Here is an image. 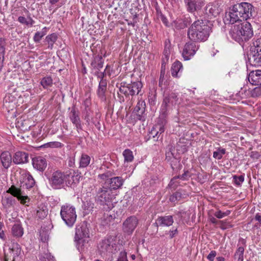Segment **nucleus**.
I'll use <instances>...</instances> for the list:
<instances>
[{
  "instance_id": "obj_1",
  "label": "nucleus",
  "mask_w": 261,
  "mask_h": 261,
  "mask_svg": "<svg viewBox=\"0 0 261 261\" xmlns=\"http://www.w3.org/2000/svg\"><path fill=\"white\" fill-rule=\"evenodd\" d=\"M256 15L254 7L250 3L242 2L233 5L226 13L224 19L225 24H233L253 18Z\"/></svg>"
},
{
  "instance_id": "obj_2",
  "label": "nucleus",
  "mask_w": 261,
  "mask_h": 261,
  "mask_svg": "<svg viewBox=\"0 0 261 261\" xmlns=\"http://www.w3.org/2000/svg\"><path fill=\"white\" fill-rule=\"evenodd\" d=\"M212 32L211 24L202 19L195 21L189 28L187 36L190 41L202 42L206 41Z\"/></svg>"
},
{
  "instance_id": "obj_3",
  "label": "nucleus",
  "mask_w": 261,
  "mask_h": 261,
  "mask_svg": "<svg viewBox=\"0 0 261 261\" xmlns=\"http://www.w3.org/2000/svg\"><path fill=\"white\" fill-rule=\"evenodd\" d=\"M89 237V230L87 222H83L76 226L74 241L76 242V247L79 250H83V246L86 243H88L86 239Z\"/></svg>"
},
{
  "instance_id": "obj_4",
  "label": "nucleus",
  "mask_w": 261,
  "mask_h": 261,
  "mask_svg": "<svg viewBox=\"0 0 261 261\" xmlns=\"http://www.w3.org/2000/svg\"><path fill=\"white\" fill-rule=\"evenodd\" d=\"M60 215L66 225L71 227L76 219L75 208L71 204H65L61 207Z\"/></svg>"
},
{
  "instance_id": "obj_5",
  "label": "nucleus",
  "mask_w": 261,
  "mask_h": 261,
  "mask_svg": "<svg viewBox=\"0 0 261 261\" xmlns=\"http://www.w3.org/2000/svg\"><path fill=\"white\" fill-rule=\"evenodd\" d=\"M117 247L116 240L112 236L102 240L97 246L98 251L101 256L114 253L116 250Z\"/></svg>"
},
{
  "instance_id": "obj_6",
  "label": "nucleus",
  "mask_w": 261,
  "mask_h": 261,
  "mask_svg": "<svg viewBox=\"0 0 261 261\" xmlns=\"http://www.w3.org/2000/svg\"><path fill=\"white\" fill-rule=\"evenodd\" d=\"M69 177V174L60 171H56L51 175L47 177V178L49 184L54 189H60L64 186L65 182H66Z\"/></svg>"
},
{
  "instance_id": "obj_7",
  "label": "nucleus",
  "mask_w": 261,
  "mask_h": 261,
  "mask_svg": "<svg viewBox=\"0 0 261 261\" xmlns=\"http://www.w3.org/2000/svg\"><path fill=\"white\" fill-rule=\"evenodd\" d=\"M114 198V195L111 189H109L105 185L99 188L96 194V199L101 205H109L112 202Z\"/></svg>"
},
{
  "instance_id": "obj_8",
  "label": "nucleus",
  "mask_w": 261,
  "mask_h": 261,
  "mask_svg": "<svg viewBox=\"0 0 261 261\" xmlns=\"http://www.w3.org/2000/svg\"><path fill=\"white\" fill-rule=\"evenodd\" d=\"M195 42L189 41L184 45L182 56L185 60L191 59L199 49V46Z\"/></svg>"
},
{
  "instance_id": "obj_9",
  "label": "nucleus",
  "mask_w": 261,
  "mask_h": 261,
  "mask_svg": "<svg viewBox=\"0 0 261 261\" xmlns=\"http://www.w3.org/2000/svg\"><path fill=\"white\" fill-rule=\"evenodd\" d=\"M138 224V219L134 216L128 217L123 223V231L128 234H130L136 228Z\"/></svg>"
},
{
  "instance_id": "obj_10",
  "label": "nucleus",
  "mask_w": 261,
  "mask_h": 261,
  "mask_svg": "<svg viewBox=\"0 0 261 261\" xmlns=\"http://www.w3.org/2000/svg\"><path fill=\"white\" fill-rule=\"evenodd\" d=\"M166 160L170 162L173 169L176 168L179 163L175 148L172 145H168L166 148Z\"/></svg>"
},
{
  "instance_id": "obj_11",
  "label": "nucleus",
  "mask_w": 261,
  "mask_h": 261,
  "mask_svg": "<svg viewBox=\"0 0 261 261\" xmlns=\"http://www.w3.org/2000/svg\"><path fill=\"white\" fill-rule=\"evenodd\" d=\"M178 101V95L174 92H171L168 95H165L163 103L161 106V111L163 114H165L168 110L169 104L174 105Z\"/></svg>"
},
{
  "instance_id": "obj_12",
  "label": "nucleus",
  "mask_w": 261,
  "mask_h": 261,
  "mask_svg": "<svg viewBox=\"0 0 261 261\" xmlns=\"http://www.w3.org/2000/svg\"><path fill=\"white\" fill-rule=\"evenodd\" d=\"M232 26L230 29L229 34L230 36L234 39L235 41L240 42L242 41V34H241L242 21L239 22H234V23L231 24Z\"/></svg>"
},
{
  "instance_id": "obj_13",
  "label": "nucleus",
  "mask_w": 261,
  "mask_h": 261,
  "mask_svg": "<svg viewBox=\"0 0 261 261\" xmlns=\"http://www.w3.org/2000/svg\"><path fill=\"white\" fill-rule=\"evenodd\" d=\"M188 12L194 13L200 10L204 6L203 1L199 0H184Z\"/></svg>"
},
{
  "instance_id": "obj_14",
  "label": "nucleus",
  "mask_w": 261,
  "mask_h": 261,
  "mask_svg": "<svg viewBox=\"0 0 261 261\" xmlns=\"http://www.w3.org/2000/svg\"><path fill=\"white\" fill-rule=\"evenodd\" d=\"M124 181V180L122 177L116 176L108 179L105 181L104 185L111 189V191L112 190H115L120 188L122 186Z\"/></svg>"
},
{
  "instance_id": "obj_15",
  "label": "nucleus",
  "mask_w": 261,
  "mask_h": 261,
  "mask_svg": "<svg viewBox=\"0 0 261 261\" xmlns=\"http://www.w3.org/2000/svg\"><path fill=\"white\" fill-rule=\"evenodd\" d=\"M7 192L11 194L14 197H16L22 204H26L30 201L29 197L22 195V192L21 189L16 188L14 186H11Z\"/></svg>"
},
{
  "instance_id": "obj_16",
  "label": "nucleus",
  "mask_w": 261,
  "mask_h": 261,
  "mask_svg": "<svg viewBox=\"0 0 261 261\" xmlns=\"http://www.w3.org/2000/svg\"><path fill=\"white\" fill-rule=\"evenodd\" d=\"M20 187L30 189L34 187L35 184L34 179L29 172H25L21 174Z\"/></svg>"
},
{
  "instance_id": "obj_17",
  "label": "nucleus",
  "mask_w": 261,
  "mask_h": 261,
  "mask_svg": "<svg viewBox=\"0 0 261 261\" xmlns=\"http://www.w3.org/2000/svg\"><path fill=\"white\" fill-rule=\"evenodd\" d=\"M241 34H242V41H247L251 38L253 35V30L251 25L247 21H242Z\"/></svg>"
},
{
  "instance_id": "obj_18",
  "label": "nucleus",
  "mask_w": 261,
  "mask_h": 261,
  "mask_svg": "<svg viewBox=\"0 0 261 261\" xmlns=\"http://www.w3.org/2000/svg\"><path fill=\"white\" fill-rule=\"evenodd\" d=\"M191 23V19L190 17H184V18H177L171 23V25L173 28L179 30L186 28Z\"/></svg>"
},
{
  "instance_id": "obj_19",
  "label": "nucleus",
  "mask_w": 261,
  "mask_h": 261,
  "mask_svg": "<svg viewBox=\"0 0 261 261\" xmlns=\"http://www.w3.org/2000/svg\"><path fill=\"white\" fill-rule=\"evenodd\" d=\"M69 117L70 121L75 126L76 129H82L81 121L79 116V112L74 107L72 108Z\"/></svg>"
},
{
  "instance_id": "obj_20",
  "label": "nucleus",
  "mask_w": 261,
  "mask_h": 261,
  "mask_svg": "<svg viewBox=\"0 0 261 261\" xmlns=\"http://www.w3.org/2000/svg\"><path fill=\"white\" fill-rule=\"evenodd\" d=\"M191 174L188 170L185 171L182 174L173 177L170 180L168 186L171 189L174 190L178 186V183L176 181L177 179H180L183 180H187L191 177Z\"/></svg>"
},
{
  "instance_id": "obj_21",
  "label": "nucleus",
  "mask_w": 261,
  "mask_h": 261,
  "mask_svg": "<svg viewBox=\"0 0 261 261\" xmlns=\"http://www.w3.org/2000/svg\"><path fill=\"white\" fill-rule=\"evenodd\" d=\"M13 162L15 164H21L29 162V154L23 151H17L13 156Z\"/></svg>"
},
{
  "instance_id": "obj_22",
  "label": "nucleus",
  "mask_w": 261,
  "mask_h": 261,
  "mask_svg": "<svg viewBox=\"0 0 261 261\" xmlns=\"http://www.w3.org/2000/svg\"><path fill=\"white\" fill-rule=\"evenodd\" d=\"M33 167L39 171H43L47 166L45 159L42 156H38L32 160Z\"/></svg>"
},
{
  "instance_id": "obj_23",
  "label": "nucleus",
  "mask_w": 261,
  "mask_h": 261,
  "mask_svg": "<svg viewBox=\"0 0 261 261\" xmlns=\"http://www.w3.org/2000/svg\"><path fill=\"white\" fill-rule=\"evenodd\" d=\"M104 60L101 56H96L91 63V70L94 72L99 71L103 67Z\"/></svg>"
},
{
  "instance_id": "obj_24",
  "label": "nucleus",
  "mask_w": 261,
  "mask_h": 261,
  "mask_svg": "<svg viewBox=\"0 0 261 261\" xmlns=\"http://www.w3.org/2000/svg\"><path fill=\"white\" fill-rule=\"evenodd\" d=\"M248 81L252 85L261 86V70L250 72L248 76Z\"/></svg>"
},
{
  "instance_id": "obj_25",
  "label": "nucleus",
  "mask_w": 261,
  "mask_h": 261,
  "mask_svg": "<svg viewBox=\"0 0 261 261\" xmlns=\"http://www.w3.org/2000/svg\"><path fill=\"white\" fill-rule=\"evenodd\" d=\"M173 217L171 215L159 217L156 220V225L160 226H170L173 223Z\"/></svg>"
},
{
  "instance_id": "obj_26",
  "label": "nucleus",
  "mask_w": 261,
  "mask_h": 261,
  "mask_svg": "<svg viewBox=\"0 0 261 261\" xmlns=\"http://www.w3.org/2000/svg\"><path fill=\"white\" fill-rule=\"evenodd\" d=\"M248 60L252 66H261V51L250 52Z\"/></svg>"
},
{
  "instance_id": "obj_27",
  "label": "nucleus",
  "mask_w": 261,
  "mask_h": 261,
  "mask_svg": "<svg viewBox=\"0 0 261 261\" xmlns=\"http://www.w3.org/2000/svg\"><path fill=\"white\" fill-rule=\"evenodd\" d=\"M145 111V102L144 101H139L134 108V112L136 114L137 118L139 120L145 121L143 114Z\"/></svg>"
},
{
  "instance_id": "obj_28",
  "label": "nucleus",
  "mask_w": 261,
  "mask_h": 261,
  "mask_svg": "<svg viewBox=\"0 0 261 261\" xmlns=\"http://www.w3.org/2000/svg\"><path fill=\"white\" fill-rule=\"evenodd\" d=\"M1 162L3 167L7 169H8L12 163L13 158L12 157L10 153L8 151L3 152L0 155Z\"/></svg>"
},
{
  "instance_id": "obj_29",
  "label": "nucleus",
  "mask_w": 261,
  "mask_h": 261,
  "mask_svg": "<svg viewBox=\"0 0 261 261\" xmlns=\"http://www.w3.org/2000/svg\"><path fill=\"white\" fill-rule=\"evenodd\" d=\"M107 83L106 80H100L99 83L97 94L98 97L102 100L106 99L105 93L107 91Z\"/></svg>"
},
{
  "instance_id": "obj_30",
  "label": "nucleus",
  "mask_w": 261,
  "mask_h": 261,
  "mask_svg": "<svg viewBox=\"0 0 261 261\" xmlns=\"http://www.w3.org/2000/svg\"><path fill=\"white\" fill-rule=\"evenodd\" d=\"M119 91L125 95L126 97L129 96H134L133 91H132V87L130 84H128L126 82H122L120 84L119 87Z\"/></svg>"
},
{
  "instance_id": "obj_31",
  "label": "nucleus",
  "mask_w": 261,
  "mask_h": 261,
  "mask_svg": "<svg viewBox=\"0 0 261 261\" xmlns=\"http://www.w3.org/2000/svg\"><path fill=\"white\" fill-rule=\"evenodd\" d=\"M12 233L16 237H21L23 234V229L19 223L13 225L12 228Z\"/></svg>"
},
{
  "instance_id": "obj_32",
  "label": "nucleus",
  "mask_w": 261,
  "mask_h": 261,
  "mask_svg": "<svg viewBox=\"0 0 261 261\" xmlns=\"http://www.w3.org/2000/svg\"><path fill=\"white\" fill-rule=\"evenodd\" d=\"M182 68V65L180 62L176 61L174 62L171 69L172 75L174 77H177L178 72L180 71Z\"/></svg>"
},
{
  "instance_id": "obj_33",
  "label": "nucleus",
  "mask_w": 261,
  "mask_h": 261,
  "mask_svg": "<svg viewBox=\"0 0 261 261\" xmlns=\"http://www.w3.org/2000/svg\"><path fill=\"white\" fill-rule=\"evenodd\" d=\"M90 157L86 154H82L80 160V168L87 167L90 162Z\"/></svg>"
},
{
  "instance_id": "obj_34",
  "label": "nucleus",
  "mask_w": 261,
  "mask_h": 261,
  "mask_svg": "<svg viewBox=\"0 0 261 261\" xmlns=\"http://www.w3.org/2000/svg\"><path fill=\"white\" fill-rule=\"evenodd\" d=\"M261 51V38L254 40L250 47V52Z\"/></svg>"
},
{
  "instance_id": "obj_35",
  "label": "nucleus",
  "mask_w": 261,
  "mask_h": 261,
  "mask_svg": "<svg viewBox=\"0 0 261 261\" xmlns=\"http://www.w3.org/2000/svg\"><path fill=\"white\" fill-rule=\"evenodd\" d=\"M130 85L132 87L133 94L134 95L138 94L142 87V83L139 81L133 82L130 83Z\"/></svg>"
},
{
  "instance_id": "obj_36",
  "label": "nucleus",
  "mask_w": 261,
  "mask_h": 261,
  "mask_svg": "<svg viewBox=\"0 0 261 261\" xmlns=\"http://www.w3.org/2000/svg\"><path fill=\"white\" fill-rule=\"evenodd\" d=\"M57 39V35L55 33H53L46 37L45 41L47 42L48 44V48H50L51 49L53 48L54 44L56 41Z\"/></svg>"
},
{
  "instance_id": "obj_37",
  "label": "nucleus",
  "mask_w": 261,
  "mask_h": 261,
  "mask_svg": "<svg viewBox=\"0 0 261 261\" xmlns=\"http://www.w3.org/2000/svg\"><path fill=\"white\" fill-rule=\"evenodd\" d=\"M40 84L44 88L46 89L53 85V81L51 76H46L42 79Z\"/></svg>"
},
{
  "instance_id": "obj_38",
  "label": "nucleus",
  "mask_w": 261,
  "mask_h": 261,
  "mask_svg": "<svg viewBox=\"0 0 261 261\" xmlns=\"http://www.w3.org/2000/svg\"><path fill=\"white\" fill-rule=\"evenodd\" d=\"M125 162H132L134 160L133 151L129 149H125L123 152Z\"/></svg>"
},
{
  "instance_id": "obj_39",
  "label": "nucleus",
  "mask_w": 261,
  "mask_h": 261,
  "mask_svg": "<svg viewBox=\"0 0 261 261\" xmlns=\"http://www.w3.org/2000/svg\"><path fill=\"white\" fill-rule=\"evenodd\" d=\"M47 28L44 27L42 29L41 31L37 32L34 36V40L35 42L38 43L41 40L42 38L45 36L47 33Z\"/></svg>"
},
{
  "instance_id": "obj_40",
  "label": "nucleus",
  "mask_w": 261,
  "mask_h": 261,
  "mask_svg": "<svg viewBox=\"0 0 261 261\" xmlns=\"http://www.w3.org/2000/svg\"><path fill=\"white\" fill-rule=\"evenodd\" d=\"M16 200L12 196L5 197L3 200V204L7 207L13 206L15 204Z\"/></svg>"
},
{
  "instance_id": "obj_41",
  "label": "nucleus",
  "mask_w": 261,
  "mask_h": 261,
  "mask_svg": "<svg viewBox=\"0 0 261 261\" xmlns=\"http://www.w3.org/2000/svg\"><path fill=\"white\" fill-rule=\"evenodd\" d=\"M225 153V149L218 147L217 148L216 150L213 152V157L216 159L221 160Z\"/></svg>"
},
{
  "instance_id": "obj_42",
  "label": "nucleus",
  "mask_w": 261,
  "mask_h": 261,
  "mask_svg": "<svg viewBox=\"0 0 261 261\" xmlns=\"http://www.w3.org/2000/svg\"><path fill=\"white\" fill-rule=\"evenodd\" d=\"M256 86V87L250 91V95L253 98L258 97L261 95V86Z\"/></svg>"
},
{
  "instance_id": "obj_43",
  "label": "nucleus",
  "mask_w": 261,
  "mask_h": 261,
  "mask_svg": "<svg viewBox=\"0 0 261 261\" xmlns=\"http://www.w3.org/2000/svg\"><path fill=\"white\" fill-rule=\"evenodd\" d=\"M244 252V248L243 247H239L235 253L234 257L238 259V261H243V254Z\"/></svg>"
},
{
  "instance_id": "obj_44",
  "label": "nucleus",
  "mask_w": 261,
  "mask_h": 261,
  "mask_svg": "<svg viewBox=\"0 0 261 261\" xmlns=\"http://www.w3.org/2000/svg\"><path fill=\"white\" fill-rule=\"evenodd\" d=\"M181 197V193L179 191H176L170 196L169 200L171 202L175 203L180 200Z\"/></svg>"
},
{
  "instance_id": "obj_45",
  "label": "nucleus",
  "mask_w": 261,
  "mask_h": 261,
  "mask_svg": "<svg viewBox=\"0 0 261 261\" xmlns=\"http://www.w3.org/2000/svg\"><path fill=\"white\" fill-rule=\"evenodd\" d=\"M11 250L14 257H17L21 254V249L17 243L13 244Z\"/></svg>"
},
{
  "instance_id": "obj_46",
  "label": "nucleus",
  "mask_w": 261,
  "mask_h": 261,
  "mask_svg": "<svg viewBox=\"0 0 261 261\" xmlns=\"http://www.w3.org/2000/svg\"><path fill=\"white\" fill-rule=\"evenodd\" d=\"M167 80L166 79L165 73H164V71H160V75L159 82V86L160 87L162 88L163 85H166Z\"/></svg>"
},
{
  "instance_id": "obj_47",
  "label": "nucleus",
  "mask_w": 261,
  "mask_h": 261,
  "mask_svg": "<svg viewBox=\"0 0 261 261\" xmlns=\"http://www.w3.org/2000/svg\"><path fill=\"white\" fill-rule=\"evenodd\" d=\"M238 94L241 98H246L250 94V91L247 90L246 88H242Z\"/></svg>"
},
{
  "instance_id": "obj_48",
  "label": "nucleus",
  "mask_w": 261,
  "mask_h": 261,
  "mask_svg": "<svg viewBox=\"0 0 261 261\" xmlns=\"http://www.w3.org/2000/svg\"><path fill=\"white\" fill-rule=\"evenodd\" d=\"M155 125L156 130H157L159 134V136L157 138V139H158L160 135H161L165 131L164 124H163V122H162V123H158ZM156 140H158V139Z\"/></svg>"
},
{
  "instance_id": "obj_49",
  "label": "nucleus",
  "mask_w": 261,
  "mask_h": 261,
  "mask_svg": "<svg viewBox=\"0 0 261 261\" xmlns=\"http://www.w3.org/2000/svg\"><path fill=\"white\" fill-rule=\"evenodd\" d=\"M233 179L236 185L240 186L244 180V176L242 175L240 176L234 175L233 176Z\"/></svg>"
},
{
  "instance_id": "obj_50",
  "label": "nucleus",
  "mask_w": 261,
  "mask_h": 261,
  "mask_svg": "<svg viewBox=\"0 0 261 261\" xmlns=\"http://www.w3.org/2000/svg\"><path fill=\"white\" fill-rule=\"evenodd\" d=\"M108 65L106 66V69L103 71L100 72V70L94 72V75L96 76L98 78L100 79V80H105L104 77L106 76V69L108 68Z\"/></svg>"
},
{
  "instance_id": "obj_51",
  "label": "nucleus",
  "mask_w": 261,
  "mask_h": 261,
  "mask_svg": "<svg viewBox=\"0 0 261 261\" xmlns=\"http://www.w3.org/2000/svg\"><path fill=\"white\" fill-rule=\"evenodd\" d=\"M41 261H56L54 256L50 253H45L40 258Z\"/></svg>"
},
{
  "instance_id": "obj_52",
  "label": "nucleus",
  "mask_w": 261,
  "mask_h": 261,
  "mask_svg": "<svg viewBox=\"0 0 261 261\" xmlns=\"http://www.w3.org/2000/svg\"><path fill=\"white\" fill-rule=\"evenodd\" d=\"M6 42L4 39L0 38V55H5Z\"/></svg>"
},
{
  "instance_id": "obj_53",
  "label": "nucleus",
  "mask_w": 261,
  "mask_h": 261,
  "mask_svg": "<svg viewBox=\"0 0 261 261\" xmlns=\"http://www.w3.org/2000/svg\"><path fill=\"white\" fill-rule=\"evenodd\" d=\"M126 254L125 251H121L117 261H128Z\"/></svg>"
},
{
  "instance_id": "obj_54",
  "label": "nucleus",
  "mask_w": 261,
  "mask_h": 261,
  "mask_svg": "<svg viewBox=\"0 0 261 261\" xmlns=\"http://www.w3.org/2000/svg\"><path fill=\"white\" fill-rule=\"evenodd\" d=\"M47 211L45 210H38L37 212V216L41 219H43L47 216Z\"/></svg>"
},
{
  "instance_id": "obj_55",
  "label": "nucleus",
  "mask_w": 261,
  "mask_h": 261,
  "mask_svg": "<svg viewBox=\"0 0 261 261\" xmlns=\"http://www.w3.org/2000/svg\"><path fill=\"white\" fill-rule=\"evenodd\" d=\"M217 255V252L215 250H213L210 252V253L208 254L206 258L210 261H214L215 257Z\"/></svg>"
},
{
  "instance_id": "obj_56",
  "label": "nucleus",
  "mask_w": 261,
  "mask_h": 261,
  "mask_svg": "<svg viewBox=\"0 0 261 261\" xmlns=\"http://www.w3.org/2000/svg\"><path fill=\"white\" fill-rule=\"evenodd\" d=\"M157 136L158 137L159 136V134H158L157 130H156L155 125H154L152 128L151 131L150 132L149 138L152 137L153 138H155Z\"/></svg>"
},
{
  "instance_id": "obj_57",
  "label": "nucleus",
  "mask_w": 261,
  "mask_h": 261,
  "mask_svg": "<svg viewBox=\"0 0 261 261\" xmlns=\"http://www.w3.org/2000/svg\"><path fill=\"white\" fill-rule=\"evenodd\" d=\"M250 156L253 159H258L260 156V154L257 151H251Z\"/></svg>"
},
{
  "instance_id": "obj_58",
  "label": "nucleus",
  "mask_w": 261,
  "mask_h": 261,
  "mask_svg": "<svg viewBox=\"0 0 261 261\" xmlns=\"http://www.w3.org/2000/svg\"><path fill=\"white\" fill-rule=\"evenodd\" d=\"M63 144L59 142H53L49 143V146L51 147H61L63 146Z\"/></svg>"
},
{
  "instance_id": "obj_59",
  "label": "nucleus",
  "mask_w": 261,
  "mask_h": 261,
  "mask_svg": "<svg viewBox=\"0 0 261 261\" xmlns=\"http://www.w3.org/2000/svg\"><path fill=\"white\" fill-rule=\"evenodd\" d=\"M223 214V212H222L221 211L218 210L214 213V216L218 219H221L225 217Z\"/></svg>"
},
{
  "instance_id": "obj_60",
  "label": "nucleus",
  "mask_w": 261,
  "mask_h": 261,
  "mask_svg": "<svg viewBox=\"0 0 261 261\" xmlns=\"http://www.w3.org/2000/svg\"><path fill=\"white\" fill-rule=\"evenodd\" d=\"M161 19L162 22L166 26L169 27V23L168 21L167 18L163 15H161Z\"/></svg>"
},
{
  "instance_id": "obj_61",
  "label": "nucleus",
  "mask_w": 261,
  "mask_h": 261,
  "mask_svg": "<svg viewBox=\"0 0 261 261\" xmlns=\"http://www.w3.org/2000/svg\"><path fill=\"white\" fill-rule=\"evenodd\" d=\"M98 177L99 178H100L101 179L105 180V181H106L108 179L110 178H109V175L108 173H103V174H99Z\"/></svg>"
},
{
  "instance_id": "obj_62",
  "label": "nucleus",
  "mask_w": 261,
  "mask_h": 261,
  "mask_svg": "<svg viewBox=\"0 0 261 261\" xmlns=\"http://www.w3.org/2000/svg\"><path fill=\"white\" fill-rule=\"evenodd\" d=\"M178 233V230L177 228L174 229L170 230L169 231V237L171 239L173 238L175 235H176Z\"/></svg>"
},
{
  "instance_id": "obj_63",
  "label": "nucleus",
  "mask_w": 261,
  "mask_h": 261,
  "mask_svg": "<svg viewBox=\"0 0 261 261\" xmlns=\"http://www.w3.org/2000/svg\"><path fill=\"white\" fill-rule=\"evenodd\" d=\"M68 166L70 167H73L75 164V159L73 157H70L68 162Z\"/></svg>"
},
{
  "instance_id": "obj_64",
  "label": "nucleus",
  "mask_w": 261,
  "mask_h": 261,
  "mask_svg": "<svg viewBox=\"0 0 261 261\" xmlns=\"http://www.w3.org/2000/svg\"><path fill=\"white\" fill-rule=\"evenodd\" d=\"M35 23V21L31 17H28L27 21V25H30L32 27Z\"/></svg>"
}]
</instances>
